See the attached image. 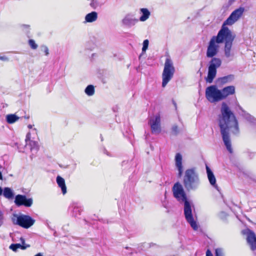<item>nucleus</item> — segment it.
Returning a JSON list of instances; mask_svg holds the SVG:
<instances>
[{"label":"nucleus","mask_w":256,"mask_h":256,"mask_svg":"<svg viewBox=\"0 0 256 256\" xmlns=\"http://www.w3.org/2000/svg\"><path fill=\"white\" fill-rule=\"evenodd\" d=\"M220 112L218 120L222 139L227 150L232 153L229 132L230 130L234 134H238L240 130L238 121L226 102L222 103Z\"/></svg>","instance_id":"nucleus-1"},{"label":"nucleus","mask_w":256,"mask_h":256,"mask_svg":"<svg viewBox=\"0 0 256 256\" xmlns=\"http://www.w3.org/2000/svg\"><path fill=\"white\" fill-rule=\"evenodd\" d=\"M235 36L232 35L228 28L222 26L216 36H213L208 42L206 56L208 58H214L218 52L219 44L224 42V54L226 58L232 60L234 53L232 52V42Z\"/></svg>","instance_id":"nucleus-2"},{"label":"nucleus","mask_w":256,"mask_h":256,"mask_svg":"<svg viewBox=\"0 0 256 256\" xmlns=\"http://www.w3.org/2000/svg\"><path fill=\"white\" fill-rule=\"evenodd\" d=\"M172 192L174 197L180 202H184V213L186 222L190 226L196 230L198 226L196 221L194 220L192 214V203L188 199L186 194L184 192L182 186L180 182H176L172 188Z\"/></svg>","instance_id":"nucleus-3"},{"label":"nucleus","mask_w":256,"mask_h":256,"mask_svg":"<svg viewBox=\"0 0 256 256\" xmlns=\"http://www.w3.org/2000/svg\"><path fill=\"white\" fill-rule=\"evenodd\" d=\"M200 180L196 168H193L187 169L183 178V185L188 192L196 190L200 185Z\"/></svg>","instance_id":"nucleus-4"},{"label":"nucleus","mask_w":256,"mask_h":256,"mask_svg":"<svg viewBox=\"0 0 256 256\" xmlns=\"http://www.w3.org/2000/svg\"><path fill=\"white\" fill-rule=\"evenodd\" d=\"M14 224L18 225L24 228H28L34 223L35 220L28 215L14 214L12 217Z\"/></svg>","instance_id":"nucleus-5"},{"label":"nucleus","mask_w":256,"mask_h":256,"mask_svg":"<svg viewBox=\"0 0 256 256\" xmlns=\"http://www.w3.org/2000/svg\"><path fill=\"white\" fill-rule=\"evenodd\" d=\"M175 68L172 61L170 58H166L164 62V68L162 74V86L164 88L173 77Z\"/></svg>","instance_id":"nucleus-6"},{"label":"nucleus","mask_w":256,"mask_h":256,"mask_svg":"<svg viewBox=\"0 0 256 256\" xmlns=\"http://www.w3.org/2000/svg\"><path fill=\"white\" fill-rule=\"evenodd\" d=\"M212 59L208 64V76L206 80L208 83H212L216 75L217 68L222 64V60L218 58H211Z\"/></svg>","instance_id":"nucleus-7"},{"label":"nucleus","mask_w":256,"mask_h":256,"mask_svg":"<svg viewBox=\"0 0 256 256\" xmlns=\"http://www.w3.org/2000/svg\"><path fill=\"white\" fill-rule=\"evenodd\" d=\"M221 90L216 85H212L206 89V98L210 102H216L222 100Z\"/></svg>","instance_id":"nucleus-8"},{"label":"nucleus","mask_w":256,"mask_h":256,"mask_svg":"<svg viewBox=\"0 0 256 256\" xmlns=\"http://www.w3.org/2000/svg\"><path fill=\"white\" fill-rule=\"evenodd\" d=\"M244 12V7L240 6L239 8L236 9L224 22L222 26L228 28L226 26H231L233 24L241 17Z\"/></svg>","instance_id":"nucleus-9"},{"label":"nucleus","mask_w":256,"mask_h":256,"mask_svg":"<svg viewBox=\"0 0 256 256\" xmlns=\"http://www.w3.org/2000/svg\"><path fill=\"white\" fill-rule=\"evenodd\" d=\"M14 202L18 207L20 206L30 207L32 204L33 200L32 198H28L26 195L18 194L15 196Z\"/></svg>","instance_id":"nucleus-10"},{"label":"nucleus","mask_w":256,"mask_h":256,"mask_svg":"<svg viewBox=\"0 0 256 256\" xmlns=\"http://www.w3.org/2000/svg\"><path fill=\"white\" fill-rule=\"evenodd\" d=\"M242 234L246 236V241L252 250H256V236L254 232L249 228L242 230Z\"/></svg>","instance_id":"nucleus-11"},{"label":"nucleus","mask_w":256,"mask_h":256,"mask_svg":"<svg viewBox=\"0 0 256 256\" xmlns=\"http://www.w3.org/2000/svg\"><path fill=\"white\" fill-rule=\"evenodd\" d=\"M160 123V118L159 114L150 119L148 124L150 126L152 134H158L160 133L161 131Z\"/></svg>","instance_id":"nucleus-12"},{"label":"nucleus","mask_w":256,"mask_h":256,"mask_svg":"<svg viewBox=\"0 0 256 256\" xmlns=\"http://www.w3.org/2000/svg\"><path fill=\"white\" fill-rule=\"evenodd\" d=\"M70 216L75 218H79L80 216V204L78 202H73L68 208Z\"/></svg>","instance_id":"nucleus-13"},{"label":"nucleus","mask_w":256,"mask_h":256,"mask_svg":"<svg viewBox=\"0 0 256 256\" xmlns=\"http://www.w3.org/2000/svg\"><path fill=\"white\" fill-rule=\"evenodd\" d=\"M122 22L124 26L130 28L134 26L138 22V20L134 18L133 15L128 14L122 20Z\"/></svg>","instance_id":"nucleus-14"},{"label":"nucleus","mask_w":256,"mask_h":256,"mask_svg":"<svg viewBox=\"0 0 256 256\" xmlns=\"http://www.w3.org/2000/svg\"><path fill=\"white\" fill-rule=\"evenodd\" d=\"M22 244H12L10 246V249L12 251L16 252L18 248L24 250L26 248H29L30 246L25 244V240L24 238L21 237L20 238Z\"/></svg>","instance_id":"nucleus-15"},{"label":"nucleus","mask_w":256,"mask_h":256,"mask_svg":"<svg viewBox=\"0 0 256 256\" xmlns=\"http://www.w3.org/2000/svg\"><path fill=\"white\" fill-rule=\"evenodd\" d=\"M206 170L210 183L213 187L219 191L218 187L216 184L215 176L212 170L208 166H206Z\"/></svg>","instance_id":"nucleus-16"},{"label":"nucleus","mask_w":256,"mask_h":256,"mask_svg":"<svg viewBox=\"0 0 256 256\" xmlns=\"http://www.w3.org/2000/svg\"><path fill=\"white\" fill-rule=\"evenodd\" d=\"M220 90H221L222 100L225 99L228 96L235 93V87L234 86H227Z\"/></svg>","instance_id":"nucleus-17"},{"label":"nucleus","mask_w":256,"mask_h":256,"mask_svg":"<svg viewBox=\"0 0 256 256\" xmlns=\"http://www.w3.org/2000/svg\"><path fill=\"white\" fill-rule=\"evenodd\" d=\"M176 166L178 170V176L180 177L183 172L182 165V156L180 153H177L175 156Z\"/></svg>","instance_id":"nucleus-18"},{"label":"nucleus","mask_w":256,"mask_h":256,"mask_svg":"<svg viewBox=\"0 0 256 256\" xmlns=\"http://www.w3.org/2000/svg\"><path fill=\"white\" fill-rule=\"evenodd\" d=\"M56 182L58 186L60 188L62 193L64 194L66 193V187L65 184V180L60 176H58L56 178Z\"/></svg>","instance_id":"nucleus-19"},{"label":"nucleus","mask_w":256,"mask_h":256,"mask_svg":"<svg viewBox=\"0 0 256 256\" xmlns=\"http://www.w3.org/2000/svg\"><path fill=\"white\" fill-rule=\"evenodd\" d=\"M98 17V13L95 11H92L88 14L85 16V21L84 22H95Z\"/></svg>","instance_id":"nucleus-20"},{"label":"nucleus","mask_w":256,"mask_h":256,"mask_svg":"<svg viewBox=\"0 0 256 256\" xmlns=\"http://www.w3.org/2000/svg\"><path fill=\"white\" fill-rule=\"evenodd\" d=\"M234 79V76L231 74L218 78V82L220 84L223 85L232 82Z\"/></svg>","instance_id":"nucleus-21"},{"label":"nucleus","mask_w":256,"mask_h":256,"mask_svg":"<svg viewBox=\"0 0 256 256\" xmlns=\"http://www.w3.org/2000/svg\"><path fill=\"white\" fill-rule=\"evenodd\" d=\"M240 108L242 111V116L248 122L256 126V118H255L253 116H251L250 114L246 112L245 110H243L241 107H240Z\"/></svg>","instance_id":"nucleus-22"},{"label":"nucleus","mask_w":256,"mask_h":256,"mask_svg":"<svg viewBox=\"0 0 256 256\" xmlns=\"http://www.w3.org/2000/svg\"><path fill=\"white\" fill-rule=\"evenodd\" d=\"M140 12L142 16L140 18V20L144 22L148 18L150 15V12L146 8H142L140 9Z\"/></svg>","instance_id":"nucleus-23"},{"label":"nucleus","mask_w":256,"mask_h":256,"mask_svg":"<svg viewBox=\"0 0 256 256\" xmlns=\"http://www.w3.org/2000/svg\"><path fill=\"white\" fill-rule=\"evenodd\" d=\"M4 196L8 199L10 200L14 198V192L13 190L8 187H4V188L3 194Z\"/></svg>","instance_id":"nucleus-24"},{"label":"nucleus","mask_w":256,"mask_h":256,"mask_svg":"<svg viewBox=\"0 0 256 256\" xmlns=\"http://www.w3.org/2000/svg\"><path fill=\"white\" fill-rule=\"evenodd\" d=\"M20 118L16 114H8L6 116V120L7 123L12 124L18 121Z\"/></svg>","instance_id":"nucleus-25"},{"label":"nucleus","mask_w":256,"mask_h":256,"mask_svg":"<svg viewBox=\"0 0 256 256\" xmlns=\"http://www.w3.org/2000/svg\"><path fill=\"white\" fill-rule=\"evenodd\" d=\"M26 146L29 148L32 152H37L39 150L38 142L36 141L30 140V142L27 143Z\"/></svg>","instance_id":"nucleus-26"},{"label":"nucleus","mask_w":256,"mask_h":256,"mask_svg":"<svg viewBox=\"0 0 256 256\" xmlns=\"http://www.w3.org/2000/svg\"><path fill=\"white\" fill-rule=\"evenodd\" d=\"M95 92L94 86L92 84L88 85L84 90V92L88 96H92Z\"/></svg>","instance_id":"nucleus-27"},{"label":"nucleus","mask_w":256,"mask_h":256,"mask_svg":"<svg viewBox=\"0 0 256 256\" xmlns=\"http://www.w3.org/2000/svg\"><path fill=\"white\" fill-rule=\"evenodd\" d=\"M90 6L94 10H96L98 7L100 6V4L98 0H90Z\"/></svg>","instance_id":"nucleus-28"},{"label":"nucleus","mask_w":256,"mask_h":256,"mask_svg":"<svg viewBox=\"0 0 256 256\" xmlns=\"http://www.w3.org/2000/svg\"><path fill=\"white\" fill-rule=\"evenodd\" d=\"M28 44L32 49L36 50L38 48V44L36 43L35 41L32 39H30L28 41Z\"/></svg>","instance_id":"nucleus-29"},{"label":"nucleus","mask_w":256,"mask_h":256,"mask_svg":"<svg viewBox=\"0 0 256 256\" xmlns=\"http://www.w3.org/2000/svg\"><path fill=\"white\" fill-rule=\"evenodd\" d=\"M22 30L26 34L28 35L30 34V26L28 24H22L20 26Z\"/></svg>","instance_id":"nucleus-30"},{"label":"nucleus","mask_w":256,"mask_h":256,"mask_svg":"<svg viewBox=\"0 0 256 256\" xmlns=\"http://www.w3.org/2000/svg\"><path fill=\"white\" fill-rule=\"evenodd\" d=\"M40 49L42 52L44 53V54L48 56L49 54V50L48 46L46 45L42 44L40 46Z\"/></svg>","instance_id":"nucleus-31"},{"label":"nucleus","mask_w":256,"mask_h":256,"mask_svg":"<svg viewBox=\"0 0 256 256\" xmlns=\"http://www.w3.org/2000/svg\"><path fill=\"white\" fill-rule=\"evenodd\" d=\"M149 44V41L148 40H145L143 42L142 44V52H145L146 50L148 48Z\"/></svg>","instance_id":"nucleus-32"},{"label":"nucleus","mask_w":256,"mask_h":256,"mask_svg":"<svg viewBox=\"0 0 256 256\" xmlns=\"http://www.w3.org/2000/svg\"><path fill=\"white\" fill-rule=\"evenodd\" d=\"M172 133L173 135L176 136L179 133V129L177 125H174L172 127Z\"/></svg>","instance_id":"nucleus-33"},{"label":"nucleus","mask_w":256,"mask_h":256,"mask_svg":"<svg viewBox=\"0 0 256 256\" xmlns=\"http://www.w3.org/2000/svg\"><path fill=\"white\" fill-rule=\"evenodd\" d=\"M227 214L224 212H220L218 214V217L220 218L222 220H224L226 218Z\"/></svg>","instance_id":"nucleus-34"},{"label":"nucleus","mask_w":256,"mask_h":256,"mask_svg":"<svg viewBox=\"0 0 256 256\" xmlns=\"http://www.w3.org/2000/svg\"><path fill=\"white\" fill-rule=\"evenodd\" d=\"M222 250L221 248H216L215 250V256H223Z\"/></svg>","instance_id":"nucleus-35"},{"label":"nucleus","mask_w":256,"mask_h":256,"mask_svg":"<svg viewBox=\"0 0 256 256\" xmlns=\"http://www.w3.org/2000/svg\"><path fill=\"white\" fill-rule=\"evenodd\" d=\"M246 153L250 159L253 158L254 156L256 155V152H252L249 150H248L246 152Z\"/></svg>","instance_id":"nucleus-36"},{"label":"nucleus","mask_w":256,"mask_h":256,"mask_svg":"<svg viewBox=\"0 0 256 256\" xmlns=\"http://www.w3.org/2000/svg\"><path fill=\"white\" fill-rule=\"evenodd\" d=\"M0 60L4 62H8L9 60V58L8 56L4 55L2 56L1 54H0Z\"/></svg>","instance_id":"nucleus-37"},{"label":"nucleus","mask_w":256,"mask_h":256,"mask_svg":"<svg viewBox=\"0 0 256 256\" xmlns=\"http://www.w3.org/2000/svg\"><path fill=\"white\" fill-rule=\"evenodd\" d=\"M30 140H30V132L28 133L26 136V142L27 143H28V142H30Z\"/></svg>","instance_id":"nucleus-38"},{"label":"nucleus","mask_w":256,"mask_h":256,"mask_svg":"<svg viewBox=\"0 0 256 256\" xmlns=\"http://www.w3.org/2000/svg\"><path fill=\"white\" fill-rule=\"evenodd\" d=\"M206 256H213L210 250L208 249L206 252Z\"/></svg>","instance_id":"nucleus-39"},{"label":"nucleus","mask_w":256,"mask_h":256,"mask_svg":"<svg viewBox=\"0 0 256 256\" xmlns=\"http://www.w3.org/2000/svg\"><path fill=\"white\" fill-rule=\"evenodd\" d=\"M104 153L106 154L108 156H111V155L109 154V152L107 151V150L106 148H104Z\"/></svg>","instance_id":"nucleus-40"},{"label":"nucleus","mask_w":256,"mask_h":256,"mask_svg":"<svg viewBox=\"0 0 256 256\" xmlns=\"http://www.w3.org/2000/svg\"><path fill=\"white\" fill-rule=\"evenodd\" d=\"M4 223V217L0 218V227Z\"/></svg>","instance_id":"nucleus-41"},{"label":"nucleus","mask_w":256,"mask_h":256,"mask_svg":"<svg viewBox=\"0 0 256 256\" xmlns=\"http://www.w3.org/2000/svg\"><path fill=\"white\" fill-rule=\"evenodd\" d=\"M126 249V250H130V252L129 254L130 255H132V250L131 248L128 247V246H126L125 248Z\"/></svg>","instance_id":"nucleus-42"},{"label":"nucleus","mask_w":256,"mask_h":256,"mask_svg":"<svg viewBox=\"0 0 256 256\" xmlns=\"http://www.w3.org/2000/svg\"><path fill=\"white\" fill-rule=\"evenodd\" d=\"M4 188L0 186V196L3 194Z\"/></svg>","instance_id":"nucleus-43"},{"label":"nucleus","mask_w":256,"mask_h":256,"mask_svg":"<svg viewBox=\"0 0 256 256\" xmlns=\"http://www.w3.org/2000/svg\"><path fill=\"white\" fill-rule=\"evenodd\" d=\"M4 217V214L2 211L0 210V218Z\"/></svg>","instance_id":"nucleus-44"},{"label":"nucleus","mask_w":256,"mask_h":256,"mask_svg":"<svg viewBox=\"0 0 256 256\" xmlns=\"http://www.w3.org/2000/svg\"><path fill=\"white\" fill-rule=\"evenodd\" d=\"M172 103H173L174 105V106L175 108H176V102L174 100H172Z\"/></svg>","instance_id":"nucleus-45"},{"label":"nucleus","mask_w":256,"mask_h":256,"mask_svg":"<svg viewBox=\"0 0 256 256\" xmlns=\"http://www.w3.org/2000/svg\"><path fill=\"white\" fill-rule=\"evenodd\" d=\"M28 128L30 129V128H32V126L31 125V124H28Z\"/></svg>","instance_id":"nucleus-46"},{"label":"nucleus","mask_w":256,"mask_h":256,"mask_svg":"<svg viewBox=\"0 0 256 256\" xmlns=\"http://www.w3.org/2000/svg\"><path fill=\"white\" fill-rule=\"evenodd\" d=\"M42 256V254L40 253H38V254H36V256Z\"/></svg>","instance_id":"nucleus-47"},{"label":"nucleus","mask_w":256,"mask_h":256,"mask_svg":"<svg viewBox=\"0 0 256 256\" xmlns=\"http://www.w3.org/2000/svg\"><path fill=\"white\" fill-rule=\"evenodd\" d=\"M24 118H26V119H28V118H30V116H24Z\"/></svg>","instance_id":"nucleus-48"},{"label":"nucleus","mask_w":256,"mask_h":256,"mask_svg":"<svg viewBox=\"0 0 256 256\" xmlns=\"http://www.w3.org/2000/svg\"><path fill=\"white\" fill-rule=\"evenodd\" d=\"M234 0H229V2L232 3Z\"/></svg>","instance_id":"nucleus-49"},{"label":"nucleus","mask_w":256,"mask_h":256,"mask_svg":"<svg viewBox=\"0 0 256 256\" xmlns=\"http://www.w3.org/2000/svg\"><path fill=\"white\" fill-rule=\"evenodd\" d=\"M154 245H155V244H153V243H150V246H154Z\"/></svg>","instance_id":"nucleus-50"},{"label":"nucleus","mask_w":256,"mask_h":256,"mask_svg":"<svg viewBox=\"0 0 256 256\" xmlns=\"http://www.w3.org/2000/svg\"><path fill=\"white\" fill-rule=\"evenodd\" d=\"M141 56H142V54L140 56L139 58H140Z\"/></svg>","instance_id":"nucleus-51"},{"label":"nucleus","mask_w":256,"mask_h":256,"mask_svg":"<svg viewBox=\"0 0 256 256\" xmlns=\"http://www.w3.org/2000/svg\"><path fill=\"white\" fill-rule=\"evenodd\" d=\"M101 140H102V137L101 136Z\"/></svg>","instance_id":"nucleus-52"}]
</instances>
